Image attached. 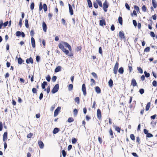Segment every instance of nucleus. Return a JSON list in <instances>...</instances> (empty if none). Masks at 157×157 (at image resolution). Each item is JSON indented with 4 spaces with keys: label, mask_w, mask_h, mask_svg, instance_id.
I'll return each instance as SVG.
<instances>
[{
    "label": "nucleus",
    "mask_w": 157,
    "mask_h": 157,
    "mask_svg": "<svg viewBox=\"0 0 157 157\" xmlns=\"http://www.w3.org/2000/svg\"><path fill=\"white\" fill-rule=\"evenodd\" d=\"M64 46L66 48H67L70 51H72V48L71 45L65 42H62L59 44L58 47L66 55H68L70 57L72 56L73 55V53H70L69 54V51L64 48Z\"/></svg>",
    "instance_id": "f257e3e1"
},
{
    "label": "nucleus",
    "mask_w": 157,
    "mask_h": 157,
    "mask_svg": "<svg viewBox=\"0 0 157 157\" xmlns=\"http://www.w3.org/2000/svg\"><path fill=\"white\" fill-rule=\"evenodd\" d=\"M43 8L44 11L46 12L47 10V6L45 3L44 4L43 6L42 5V2H40V3L39 10L40 11Z\"/></svg>",
    "instance_id": "f03ea898"
},
{
    "label": "nucleus",
    "mask_w": 157,
    "mask_h": 157,
    "mask_svg": "<svg viewBox=\"0 0 157 157\" xmlns=\"http://www.w3.org/2000/svg\"><path fill=\"white\" fill-rule=\"evenodd\" d=\"M119 66V64L118 62H116L113 69V71L115 75H116L117 74Z\"/></svg>",
    "instance_id": "7ed1b4c3"
},
{
    "label": "nucleus",
    "mask_w": 157,
    "mask_h": 157,
    "mask_svg": "<svg viewBox=\"0 0 157 157\" xmlns=\"http://www.w3.org/2000/svg\"><path fill=\"white\" fill-rule=\"evenodd\" d=\"M59 85L58 84H56L53 88V89L52 90V94H54L57 92L59 89Z\"/></svg>",
    "instance_id": "20e7f679"
},
{
    "label": "nucleus",
    "mask_w": 157,
    "mask_h": 157,
    "mask_svg": "<svg viewBox=\"0 0 157 157\" xmlns=\"http://www.w3.org/2000/svg\"><path fill=\"white\" fill-rule=\"evenodd\" d=\"M109 7V5L107 3L106 0H105L104 2L103 3V9L105 12H106L107 11V9Z\"/></svg>",
    "instance_id": "39448f33"
},
{
    "label": "nucleus",
    "mask_w": 157,
    "mask_h": 157,
    "mask_svg": "<svg viewBox=\"0 0 157 157\" xmlns=\"http://www.w3.org/2000/svg\"><path fill=\"white\" fill-rule=\"evenodd\" d=\"M61 109V108L60 106L56 108V109L55 110L54 112V117H56L58 115L59 112L60 111Z\"/></svg>",
    "instance_id": "423d86ee"
},
{
    "label": "nucleus",
    "mask_w": 157,
    "mask_h": 157,
    "mask_svg": "<svg viewBox=\"0 0 157 157\" xmlns=\"http://www.w3.org/2000/svg\"><path fill=\"white\" fill-rule=\"evenodd\" d=\"M97 115L98 119L101 120V110L99 109H97Z\"/></svg>",
    "instance_id": "0eeeda50"
},
{
    "label": "nucleus",
    "mask_w": 157,
    "mask_h": 157,
    "mask_svg": "<svg viewBox=\"0 0 157 157\" xmlns=\"http://www.w3.org/2000/svg\"><path fill=\"white\" fill-rule=\"evenodd\" d=\"M82 90L83 92V94L84 96H86V86L85 84H83L82 86Z\"/></svg>",
    "instance_id": "6e6552de"
},
{
    "label": "nucleus",
    "mask_w": 157,
    "mask_h": 157,
    "mask_svg": "<svg viewBox=\"0 0 157 157\" xmlns=\"http://www.w3.org/2000/svg\"><path fill=\"white\" fill-rule=\"evenodd\" d=\"M26 62L27 64H29V63L33 64V58L30 57L29 58H28L26 59Z\"/></svg>",
    "instance_id": "1a4fd4ad"
},
{
    "label": "nucleus",
    "mask_w": 157,
    "mask_h": 157,
    "mask_svg": "<svg viewBox=\"0 0 157 157\" xmlns=\"http://www.w3.org/2000/svg\"><path fill=\"white\" fill-rule=\"evenodd\" d=\"M99 25L101 26H103L104 25H106V22L104 19H102L99 21Z\"/></svg>",
    "instance_id": "9d476101"
},
{
    "label": "nucleus",
    "mask_w": 157,
    "mask_h": 157,
    "mask_svg": "<svg viewBox=\"0 0 157 157\" xmlns=\"http://www.w3.org/2000/svg\"><path fill=\"white\" fill-rule=\"evenodd\" d=\"M119 36L121 39H125L124 36V34L123 32L122 31H120L119 32Z\"/></svg>",
    "instance_id": "9b49d317"
},
{
    "label": "nucleus",
    "mask_w": 157,
    "mask_h": 157,
    "mask_svg": "<svg viewBox=\"0 0 157 157\" xmlns=\"http://www.w3.org/2000/svg\"><path fill=\"white\" fill-rule=\"evenodd\" d=\"M8 133L7 132H5L3 134V140L5 142H6L7 139Z\"/></svg>",
    "instance_id": "f8f14e48"
},
{
    "label": "nucleus",
    "mask_w": 157,
    "mask_h": 157,
    "mask_svg": "<svg viewBox=\"0 0 157 157\" xmlns=\"http://www.w3.org/2000/svg\"><path fill=\"white\" fill-rule=\"evenodd\" d=\"M31 42L32 47L33 48H35L36 47L35 42L34 39L33 37H32L31 38Z\"/></svg>",
    "instance_id": "ddd939ff"
},
{
    "label": "nucleus",
    "mask_w": 157,
    "mask_h": 157,
    "mask_svg": "<svg viewBox=\"0 0 157 157\" xmlns=\"http://www.w3.org/2000/svg\"><path fill=\"white\" fill-rule=\"evenodd\" d=\"M131 85L133 86H137V83L135 79L133 78L131 80Z\"/></svg>",
    "instance_id": "4468645a"
},
{
    "label": "nucleus",
    "mask_w": 157,
    "mask_h": 157,
    "mask_svg": "<svg viewBox=\"0 0 157 157\" xmlns=\"http://www.w3.org/2000/svg\"><path fill=\"white\" fill-rule=\"evenodd\" d=\"M68 6L69 8V11L71 15H72L73 14V11L72 9L71 6L70 4H68Z\"/></svg>",
    "instance_id": "2eb2a0df"
},
{
    "label": "nucleus",
    "mask_w": 157,
    "mask_h": 157,
    "mask_svg": "<svg viewBox=\"0 0 157 157\" xmlns=\"http://www.w3.org/2000/svg\"><path fill=\"white\" fill-rule=\"evenodd\" d=\"M43 29L44 31V32H46L47 30V25L43 21L42 24Z\"/></svg>",
    "instance_id": "dca6fc26"
},
{
    "label": "nucleus",
    "mask_w": 157,
    "mask_h": 157,
    "mask_svg": "<svg viewBox=\"0 0 157 157\" xmlns=\"http://www.w3.org/2000/svg\"><path fill=\"white\" fill-rule=\"evenodd\" d=\"M39 146L40 148H43L44 147V144L41 140L39 141L38 142Z\"/></svg>",
    "instance_id": "f3484780"
},
{
    "label": "nucleus",
    "mask_w": 157,
    "mask_h": 157,
    "mask_svg": "<svg viewBox=\"0 0 157 157\" xmlns=\"http://www.w3.org/2000/svg\"><path fill=\"white\" fill-rule=\"evenodd\" d=\"M95 90L97 93H100L101 92L100 88L98 86H97L95 87Z\"/></svg>",
    "instance_id": "a211bd4d"
},
{
    "label": "nucleus",
    "mask_w": 157,
    "mask_h": 157,
    "mask_svg": "<svg viewBox=\"0 0 157 157\" xmlns=\"http://www.w3.org/2000/svg\"><path fill=\"white\" fill-rule=\"evenodd\" d=\"M152 4L154 7L156 8L157 7V2L155 0H152Z\"/></svg>",
    "instance_id": "6ab92c4d"
},
{
    "label": "nucleus",
    "mask_w": 157,
    "mask_h": 157,
    "mask_svg": "<svg viewBox=\"0 0 157 157\" xmlns=\"http://www.w3.org/2000/svg\"><path fill=\"white\" fill-rule=\"evenodd\" d=\"M151 106V103L150 102H149L147 103L145 109L147 111H148L150 108V107Z\"/></svg>",
    "instance_id": "aec40b11"
},
{
    "label": "nucleus",
    "mask_w": 157,
    "mask_h": 157,
    "mask_svg": "<svg viewBox=\"0 0 157 157\" xmlns=\"http://www.w3.org/2000/svg\"><path fill=\"white\" fill-rule=\"evenodd\" d=\"M61 67L60 66L57 67L55 70V71L56 72H57L61 71Z\"/></svg>",
    "instance_id": "412c9836"
},
{
    "label": "nucleus",
    "mask_w": 157,
    "mask_h": 157,
    "mask_svg": "<svg viewBox=\"0 0 157 157\" xmlns=\"http://www.w3.org/2000/svg\"><path fill=\"white\" fill-rule=\"evenodd\" d=\"M108 84L109 86L110 87H112L113 86V80L111 79H110L109 81Z\"/></svg>",
    "instance_id": "4be33fe9"
},
{
    "label": "nucleus",
    "mask_w": 157,
    "mask_h": 157,
    "mask_svg": "<svg viewBox=\"0 0 157 157\" xmlns=\"http://www.w3.org/2000/svg\"><path fill=\"white\" fill-rule=\"evenodd\" d=\"M59 131V129L57 128H54L53 133L54 134H56Z\"/></svg>",
    "instance_id": "5701e85b"
},
{
    "label": "nucleus",
    "mask_w": 157,
    "mask_h": 157,
    "mask_svg": "<svg viewBox=\"0 0 157 157\" xmlns=\"http://www.w3.org/2000/svg\"><path fill=\"white\" fill-rule=\"evenodd\" d=\"M109 133L110 136H111V138H113L114 136L113 135V131L112 129L111 128H110V129L109 131Z\"/></svg>",
    "instance_id": "b1692460"
},
{
    "label": "nucleus",
    "mask_w": 157,
    "mask_h": 157,
    "mask_svg": "<svg viewBox=\"0 0 157 157\" xmlns=\"http://www.w3.org/2000/svg\"><path fill=\"white\" fill-rule=\"evenodd\" d=\"M47 82H46L44 81L41 84V87L43 89H45V86L47 85Z\"/></svg>",
    "instance_id": "393cba45"
},
{
    "label": "nucleus",
    "mask_w": 157,
    "mask_h": 157,
    "mask_svg": "<svg viewBox=\"0 0 157 157\" xmlns=\"http://www.w3.org/2000/svg\"><path fill=\"white\" fill-rule=\"evenodd\" d=\"M24 60L21 57H19L18 59V63L19 64H22Z\"/></svg>",
    "instance_id": "a878e982"
},
{
    "label": "nucleus",
    "mask_w": 157,
    "mask_h": 157,
    "mask_svg": "<svg viewBox=\"0 0 157 157\" xmlns=\"http://www.w3.org/2000/svg\"><path fill=\"white\" fill-rule=\"evenodd\" d=\"M124 69L122 67H120L118 70V72L120 74H122L124 73Z\"/></svg>",
    "instance_id": "bb28decb"
},
{
    "label": "nucleus",
    "mask_w": 157,
    "mask_h": 157,
    "mask_svg": "<svg viewBox=\"0 0 157 157\" xmlns=\"http://www.w3.org/2000/svg\"><path fill=\"white\" fill-rule=\"evenodd\" d=\"M90 81L91 82L90 84L91 86H93L96 84V82L94 79L91 78Z\"/></svg>",
    "instance_id": "cd10ccee"
},
{
    "label": "nucleus",
    "mask_w": 157,
    "mask_h": 157,
    "mask_svg": "<svg viewBox=\"0 0 157 157\" xmlns=\"http://www.w3.org/2000/svg\"><path fill=\"white\" fill-rule=\"evenodd\" d=\"M128 68H129V72H131L132 70V65L131 63H129L128 64Z\"/></svg>",
    "instance_id": "c85d7f7f"
},
{
    "label": "nucleus",
    "mask_w": 157,
    "mask_h": 157,
    "mask_svg": "<svg viewBox=\"0 0 157 157\" xmlns=\"http://www.w3.org/2000/svg\"><path fill=\"white\" fill-rule=\"evenodd\" d=\"M118 21L119 23L121 25H122V17L119 16L118 17Z\"/></svg>",
    "instance_id": "c756f323"
},
{
    "label": "nucleus",
    "mask_w": 157,
    "mask_h": 157,
    "mask_svg": "<svg viewBox=\"0 0 157 157\" xmlns=\"http://www.w3.org/2000/svg\"><path fill=\"white\" fill-rule=\"evenodd\" d=\"M87 3L89 8H91L92 7V3L90 0H87Z\"/></svg>",
    "instance_id": "7c9ffc66"
},
{
    "label": "nucleus",
    "mask_w": 157,
    "mask_h": 157,
    "mask_svg": "<svg viewBox=\"0 0 157 157\" xmlns=\"http://www.w3.org/2000/svg\"><path fill=\"white\" fill-rule=\"evenodd\" d=\"M25 27L27 28H29L28 20L27 19H25Z\"/></svg>",
    "instance_id": "2f4dec72"
},
{
    "label": "nucleus",
    "mask_w": 157,
    "mask_h": 157,
    "mask_svg": "<svg viewBox=\"0 0 157 157\" xmlns=\"http://www.w3.org/2000/svg\"><path fill=\"white\" fill-rule=\"evenodd\" d=\"M68 89L70 91H71L72 90L73 88V85L72 84H69L68 87Z\"/></svg>",
    "instance_id": "473e14b6"
},
{
    "label": "nucleus",
    "mask_w": 157,
    "mask_h": 157,
    "mask_svg": "<svg viewBox=\"0 0 157 157\" xmlns=\"http://www.w3.org/2000/svg\"><path fill=\"white\" fill-rule=\"evenodd\" d=\"M97 2L101 7H102L103 6L101 1L100 0H96Z\"/></svg>",
    "instance_id": "72a5a7b5"
},
{
    "label": "nucleus",
    "mask_w": 157,
    "mask_h": 157,
    "mask_svg": "<svg viewBox=\"0 0 157 157\" xmlns=\"http://www.w3.org/2000/svg\"><path fill=\"white\" fill-rule=\"evenodd\" d=\"M115 130L117 131L118 132L120 133V132L121 128L119 127L115 126Z\"/></svg>",
    "instance_id": "f704fd0d"
},
{
    "label": "nucleus",
    "mask_w": 157,
    "mask_h": 157,
    "mask_svg": "<svg viewBox=\"0 0 157 157\" xmlns=\"http://www.w3.org/2000/svg\"><path fill=\"white\" fill-rule=\"evenodd\" d=\"M137 70L139 72V73H140L141 74H142L143 72V71L141 67H137Z\"/></svg>",
    "instance_id": "c9c22d12"
},
{
    "label": "nucleus",
    "mask_w": 157,
    "mask_h": 157,
    "mask_svg": "<svg viewBox=\"0 0 157 157\" xmlns=\"http://www.w3.org/2000/svg\"><path fill=\"white\" fill-rule=\"evenodd\" d=\"M75 101L77 102L78 104H79V98L78 97H76L75 98Z\"/></svg>",
    "instance_id": "e433bc0d"
},
{
    "label": "nucleus",
    "mask_w": 157,
    "mask_h": 157,
    "mask_svg": "<svg viewBox=\"0 0 157 157\" xmlns=\"http://www.w3.org/2000/svg\"><path fill=\"white\" fill-rule=\"evenodd\" d=\"M130 137L131 139L133 140L134 141L135 140V137L134 135L133 134H131L130 135Z\"/></svg>",
    "instance_id": "4c0bfd02"
},
{
    "label": "nucleus",
    "mask_w": 157,
    "mask_h": 157,
    "mask_svg": "<svg viewBox=\"0 0 157 157\" xmlns=\"http://www.w3.org/2000/svg\"><path fill=\"white\" fill-rule=\"evenodd\" d=\"M74 121V119L72 117H69L67 120V121L69 123H71Z\"/></svg>",
    "instance_id": "58836bf2"
},
{
    "label": "nucleus",
    "mask_w": 157,
    "mask_h": 157,
    "mask_svg": "<svg viewBox=\"0 0 157 157\" xmlns=\"http://www.w3.org/2000/svg\"><path fill=\"white\" fill-rule=\"evenodd\" d=\"M92 76L96 79L98 78V77L97 74L95 72H92L91 73Z\"/></svg>",
    "instance_id": "ea45409f"
},
{
    "label": "nucleus",
    "mask_w": 157,
    "mask_h": 157,
    "mask_svg": "<svg viewBox=\"0 0 157 157\" xmlns=\"http://www.w3.org/2000/svg\"><path fill=\"white\" fill-rule=\"evenodd\" d=\"M71 141L72 144H75L76 143L77 140L76 138H72Z\"/></svg>",
    "instance_id": "a19ab883"
},
{
    "label": "nucleus",
    "mask_w": 157,
    "mask_h": 157,
    "mask_svg": "<svg viewBox=\"0 0 157 157\" xmlns=\"http://www.w3.org/2000/svg\"><path fill=\"white\" fill-rule=\"evenodd\" d=\"M62 154L63 156V157H65L66 155V153L65 151L63 150L62 151Z\"/></svg>",
    "instance_id": "79ce46f5"
},
{
    "label": "nucleus",
    "mask_w": 157,
    "mask_h": 157,
    "mask_svg": "<svg viewBox=\"0 0 157 157\" xmlns=\"http://www.w3.org/2000/svg\"><path fill=\"white\" fill-rule=\"evenodd\" d=\"M34 7V3L33 2L30 5V9L31 10H33Z\"/></svg>",
    "instance_id": "37998d69"
},
{
    "label": "nucleus",
    "mask_w": 157,
    "mask_h": 157,
    "mask_svg": "<svg viewBox=\"0 0 157 157\" xmlns=\"http://www.w3.org/2000/svg\"><path fill=\"white\" fill-rule=\"evenodd\" d=\"M46 91L47 94H48L50 91V86H48L46 89H44V91Z\"/></svg>",
    "instance_id": "c03bdc74"
},
{
    "label": "nucleus",
    "mask_w": 157,
    "mask_h": 157,
    "mask_svg": "<svg viewBox=\"0 0 157 157\" xmlns=\"http://www.w3.org/2000/svg\"><path fill=\"white\" fill-rule=\"evenodd\" d=\"M142 10L144 12L147 11V8L145 5H143L142 6Z\"/></svg>",
    "instance_id": "a18cd8bd"
},
{
    "label": "nucleus",
    "mask_w": 157,
    "mask_h": 157,
    "mask_svg": "<svg viewBox=\"0 0 157 157\" xmlns=\"http://www.w3.org/2000/svg\"><path fill=\"white\" fill-rule=\"evenodd\" d=\"M150 48L149 47H147L144 50V52H148L150 51Z\"/></svg>",
    "instance_id": "49530a36"
},
{
    "label": "nucleus",
    "mask_w": 157,
    "mask_h": 157,
    "mask_svg": "<svg viewBox=\"0 0 157 157\" xmlns=\"http://www.w3.org/2000/svg\"><path fill=\"white\" fill-rule=\"evenodd\" d=\"M21 32L20 31H17L16 33V36H21Z\"/></svg>",
    "instance_id": "de8ad7c7"
},
{
    "label": "nucleus",
    "mask_w": 157,
    "mask_h": 157,
    "mask_svg": "<svg viewBox=\"0 0 157 157\" xmlns=\"http://www.w3.org/2000/svg\"><path fill=\"white\" fill-rule=\"evenodd\" d=\"M144 73L145 76L147 78H148L150 76V74L148 73H147L146 71L144 72Z\"/></svg>",
    "instance_id": "09e8293b"
},
{
    "label": "nucleus",
    "mask_w": 157,
    "mask_h": 157,
    "mask_svg": "<svg viewBox=\"0 0 157 157\" xmlns=\"http://www.w3.org/2000/svg\"><path fill=\"white\" fill-rule=\"evenodd\" d=\"M98 139L99 143L100 144H101L102 142V139L101 138L100 136H98Z\"/></svg>",
    "instance_id": "8fccbe9b"
},
{
    "label": "nucleus",
    "mask_w": 157,
    "mask_h": 157,
    "mask_svg": "<svg viewBox=\"0 0 157 157\" xmlns=\"http://www.w3.org/2000/svg\"><path fill=\"white\" fill-rule=\"evenodd\" d=\"M96 102L95 101H94L93 102V104L92 106V108L95 109L96 107Z\"/></svg>",
    "instance_id": "3c124183"
},
{
    "label": "nucleus",
    "mask_w": 157,
    "mask_h": 157,
    "mask_svg": "<svg viewBox=\"0 0 157 157\" xmlns=\"http://www.w3.org/2000/svg\"><path fill=\"white\" fill-rule=\"evenodd\" d=\"M73 113H74V115H75V116H76L78 113V110L76 109H75L74 110Z\"/></svg>",
    "instance_id": "603ef678"
},
{
    "label": "nucleus",
    "mask_w": 157,
    "mask_h": 157,
    "mask_svg": "<svg viewBox=\"0 0 157 157\" xmlns=\"http://www.w3.org/2000/svg\"><path fill=\"white\" fill-rule=\"evenodd\" d=\"M32 92L33 93V94H36V93H37V89L35 88H33L32 89Z\"/></svg>",
    "instance_id": "864d4df0"
},
{
    "label": "nucleus",
    "mask_w": 157,
    "mask_h": 157,
    "mask_svg": "<svg viewBox=\"0 0 157 157\" xmlns=\"http://www.w3.org/2000/svg\"><path fill=\"white\" fill-rule=\"evenodd\" d=\"M93 5H94V7L95 8L97 9L98 8V5L97 3L96 2H93Z\"/></svg>",
    "instance_id": "5fc2aeb1"
},
{
    "label": "nucleus",
    "mask_w": 157,
    "mask_h": 157,
    "mask_svg": "<svg viewBox=\"0 0 157 157\" xmlns=\"http://www.w3.org/2000/svg\"><path fill=\"white\" fill-rule=\"evenodd\" d=\"M19 80L20 81L21 84L24 83L25 82V80L23 78H20L19 79Z\"/></svg>",
    "instance_id": "6e6d98bb"
},
{
    "label": "nucleus",
    "mask_w": 157,
    "mask_h": 157,
    "mask_svg": "<svg viewBox=\"0 0 157 157\" xmlns=\"http://www.w3.org/2000/svg\"><path fill=\"white\" fill-rule=\"evenodd\" d=\"M153 136V135L152 134L150 133H148L146 135V137H151Z\"/></svg>",
    "instance_id": "4d7b16f0"
},
{
    "label": "nucleus",
    "mask_w": 157,
    "mask_h": 157,
    "mask_svg": "<svg viewBox=\"0 0 157 157\" xmlns=\"http://www.w3.org/2000/svg\"><path fill=\"white\" fill-rule=\"evenodd\" d=\"M46 78L48 82H49L51 80V77L50 76L48 75L46 77Z\"/></svg>",
    "instance_id": "13d9d810"
},
{
    "label": "nucleus",
    "mask_w": 157,
    "mask_h": 157,
    "mask_svg": "<svg viewBox=\"0 0 157 157\" xmlns=\"http://www.w3.org/2000/svg\"><path fill=\"white\" fill-rule=\"evenodd\" d=\"M33 135V134L32 133H30L27 136V137L28 138H31L32 136Z\"/></svg>",
    "instance_id": "bf43d9fd"
},
{
    "label": "nucleus",
    "mask_w": 157,
    "mask_h": 157,
    "mask_svg": "<svg viewBox=\"0 0 157 157\" xmlns=\"http://www.w3.org/2000/svg\"><path fill=\"white\" fill-rule=\"evenodd\" d=\"M150 35L152 37H155V34L153 32H151L150 33Z\"/></svg>",
    "instance_id": "052dcab7"
},
{
    "label": "nucleus",
    "mask_w": 157,
    "mask_h": 157,
    "mask_svg": "<svg viewBox=\"0 0 157 157\" xmlns=\"http://www.w3.org/2000/svg\"><path fill=\"white\" fill-rule=\"evenodd\" d=\"M152 85L153 86L156 87L157 86V83L156 81H154L152 82Z\"/></svg>",
    "instance_id": "680f3d73"
},
{
    "label": "nucleus",
    "mask_w": 157,
    "mask_h": 157,
    "mask_svg": "<svg viewBox=\"0 0 157 157\" xmlns=\"http://www.w3.org/2000/svg\"><path fill=\"white\" fill-rule=\"evenodd\" d=\"M56 76H54L52 78V81L54 82L56 80Z\"/></svg>",
    "instance_id": "e2e57ef3"
},
{
    "label": "nucleus",
    "mask_w": 157,
    "mask_h": 157,
    "mask_svg": "<svg viewBox=\"0 0 157 157\" xmlns=\"http://www.w3.org/2000/svg\"><path fill=\"white\" fill-rule=\"evenodd\" d=\"M3 26V23L2 20L0 21V29H2V26Z\"/></svg>",
    "instance_id": "0e129e2a"
},
{
    "label": "nucleus",
    "mask_w": 157,
    "mask_h": 157,
    "mask_svg": "<svg viewBox=\"0 0 157 157\" xmlns=\"http://www.w3.org/2000/svg\"><path fill=\"white\" fill-rule=\"evenodd\" d=\"M132 22H133V25L135 27H136L137 25V22H136V21L135 20H133Z\"/></svg>",
    "instance_id": "69168bd1"
},
{
    "label": "nucleus",
    "mask_w": 157,
    "mask_h": 157,
    "mask_svg": "<svg viewBox=\"0 0 157 157\" xmlns=\"http://www.w3.org/2000/svg\"><path fill=\"white\" fill-rule=\"evenodd\" d=\"M125 6L126 8L128 10H130V7H129V6L128 4L127 3H126L125 4Z\"/></svg>",
    "instance_id": "338daca9"
},
{
    "label": "nucleus",
    "mask_w": 157,
    "mask_h": 157,
    "mask_svg": "<svg viewBox=\"0 0 157 157\" xmlns=\"http://www.w3.org/2000/svg\"><path fill=\"white\" fill-rule=\"evenodd\" d=\"M139 92L141 94H142L144 93V90L143 89H141L139 90Z\"/></svg>",
    "instance_id": "774afa93"
}]
</instances>
